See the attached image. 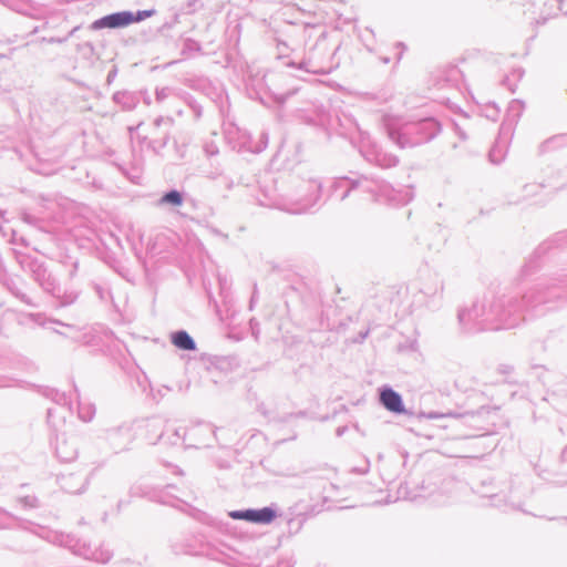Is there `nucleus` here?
<instances>
[{
  "label": "nucleus",
  "mask_w": 567,
  "mask_h": 567,
  "mask_svg": "<svg viewBox=\"0 0 567 567\" xmlns=\"http://www.w3.org/2000/svg\"><path fill=\"white\" fill-rule=\"evenodd\" d=\"M231 517L237 519H245L251 523L257 524H269L276 517V513L274 509L269 507H264L260 509H247L244 512H234L231 513Z\"/></svg>",
  "instance_id": "nucleus-2"
},
{
  "label": "nucleus",
  "mask_w": 567,
  "mask_h": 567,
  "mask_svg": "<svg viewBox=\"0 0 567 567\" xmlns=\"http://www.w3.org/2000/svg\"><path fill=\"white\" fill-rule=\"evenodd\" d=\"M173 344L183 350H194L195 342L186 331H178L173 336Z\"/></svg>",
  "instance_id": "nucleus-4"
},
{
  "label": "nucleus",
  "mask_w": 567,
  "mask_h": 567,
  "mask_svg": "<svg viewBox=\"0 0 567 567\" xmlns=\"http://www.w3.org/2000/svg\"><path fill=\"white\" fill-rule=\"evenodd\" d=\"M154 14L153 10L137 11L136 13L130 11H121L105 16L92 23V28L100 29H117L125 28L133 23L141 22Z\"/></svg>",
  "instance_id": "nucleus-1"
},
{
  "label": "nucleus",
  "mask_w": 567,
  "mask_h": 567,
  "mask_svg": "<svg viewBox=\"0 0 567 567\" xmlns=\"http://www.w3.org/2000/svg\"><path fill=\"white\" fill-rule=\"evenodd\" d=\"M162 202L178 206L182 204V196L178 192L172 190L162 198Z\"/></svg>",
  "instance_id": "nucleus-5"
},
{
  "label": "nucleus",
  "mask_w": 567,
  "mask_h": 567,
  "mask_svg": "<svg viewBox=\"0 0 567 567\" xmlns=\"http://www.w3.org/2000/svg\"><path fill=\"white\" fill-rule=\"evenodd\" d=\"M380 400L382 404L392 412L401 413L404 411L401 396L391 389L382 391Z\"/></svg>",
  "instance_id": "nucleus-3"
}]
</instances>
